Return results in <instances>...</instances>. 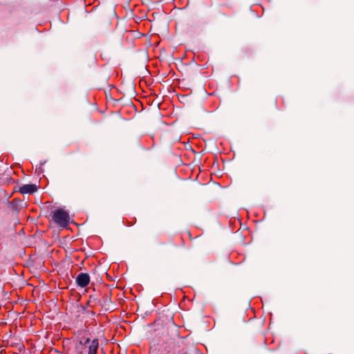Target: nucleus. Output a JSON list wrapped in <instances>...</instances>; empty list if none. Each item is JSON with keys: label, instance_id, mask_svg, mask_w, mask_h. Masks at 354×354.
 <instances>
[{"label": "nucleus", "instance_id": "obj_7", "mask_svg": "<svg viewBox=\"0 0 354 354\" xmlns=\"http://www.w3.org/2000/svg\"><path fill=\"white\" fill-rule=\"evenodd\" d=\"M98 348L99 341L97 339H94L88 346V354H96Z\"/></svg>", "mask_w": 354, "mask_h": 354}, {"label": "nucleus", "instance_id": "obj_8", "mask_svg": "<svg viewBox=\"0 0 354 354\" xmlns=\"http://www.w3.org/2000/svg\"><path fill=\"white\" fill-rule=\"evenodd\" d=\"M85 348H84L83 346H80V345H79V344L77 345L75 347L77 354H84V351L83 350Z\"/></svg>", "mask_w": 354, "mask_h": 354}, {"label": "nucleus", "instance_id": "obj_2", "mask_svg": "<svg viewBox=\"0 0 354 354\" xmlns=\"http://www.w3.org/2000/svg\"><path fill=\"white\" fill-rule=\"evenodd\" d=\"M171 337L169 339L167 338V335H164L163 339H162V341L164 342H166L167 344H168L167 349L169 351L172 350L176 346V342L179 339V335H178V330L176 329L175 326H174L171 329Z\"/></svg>", "mask_w": 354, "mask_h": 354}, {"label": "nucleus", "instance_id": "obj_5", "mask_svg": "<svg viewBox=\"0 0 354 354\" xmlns=\"http://www.w3.org/2000/svg\"><path fill=\"white\" fill-rule=\"evenodd\" d=\"M101 303L102 299L101 297H100V295L95 293L90 296L87 304L91 307H95L97 305H100Z\"/></svg>", "mask_w": 354, "mask_h": 354}, {"label": "nucleus", "instance_id": "obj_4", "mask_svg": "<svg viewBox=\"0 0 354 354\" xmlns=\"http://www.w3.org/2000/svg\"><path fill=\"white\" fill-rule=\"evenodd\" d=\"M37 190V186L35 184H26L19 188V192L22 194H33Z\"/></svg>", "mask_w": 354, "mask_h": 354}, {"label": "nucleus", "instance_id": "obj_6", "mask_svg": "<svg viewBox=\"0 0 354 354\" xmlns=\"http://www.w3.org/2000/svg\"><path fill=\"white\" fill-rule=\"evenodd\" d=\"M102 303L100 304L106 310H109L112 308V303L111 301L110 296L104 295L101 297Z\"/></svg>", "mask_w": 354, "mask_h": 354}, {"label": "nucleus", "instance_id": "obj_1", "mask_svg": "<svg viewBox=\"0 0 354 354\" xmlns=\"http://www.w3.org/2000/svg\"><path fill=\"white\" fill-rule=\"evenodd\" d=\"M52 220L59 227H66L70 222V216L69 214L61 209L59 208L52 213Z\"/></svg>", "mask_w": 354, "mask_h": 354}, {"label": "nucleus", "instance_id": "obj_3", "mask_svg": "<svg viewBox=\"0 0 354 354\" xmlns=\"http://www.w3.org/2000/svg\"><path fill=\"white\" fill-rule=\"evenodd\" d=\"M75 282L77 286L84 288L88 285L90 277L87 273L81 272L77 276Z\"/></svg>", "mask_w": 354, "mask_h": 354}, {"label": "nucleus", "instance_id": "obj_10", "mask_svg": "<svg viewBox=\"0 0 354 354\" xmlns=\"http://www.w3.org/2000/svg\"><path fill=\"white\" fill-rule=\"evenodd\" d=\"M17 223H18V221H17V220H16V221L14 222L13 225H16Z\"/></svg>", "mask_w": 354, "mask_h": 354}, {"label": "nucleus", "instance_id": "obj_11", "mask_svg": "<svg viewBox=\"0 0 354 354\" xmlns=\"http://www.w3.org/2000/svg\"><path fill=\"white\" fill-rule=\"evenodd\" d=\"M82 309H83V310H85L86 308L85 307H82Z\"/></svg>", "mask_w": 354, "mask_h": 354}, {"label": "nucleus", "instance_id": "obj_9", "mask_svg": "<svg viewBox=\"0 0 354 354\" xmlns=\"http://www.w3.org/2000/svg\"><path fill=\"white\" fill-rule=\"evenodd\" d=\"M91 340L89 338H86L85 339L84 342H82V341H80L79 342V345H80V346H84V348H86V346L87 344L90 343L91 344Z\"/></svg>", "mask_w": 354, "mask_h": 354}]
</instances>
